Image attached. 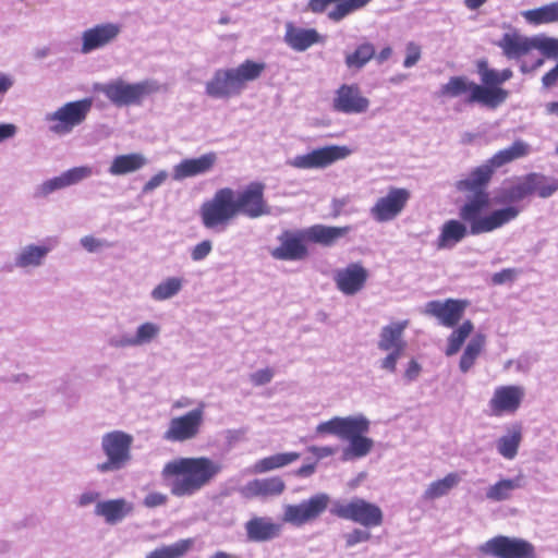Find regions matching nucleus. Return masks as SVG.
<instances>
[{"label":"nucleus","instance_id":"nucleus-12","mask_svg":"<svg viewBox=\"0 0 558 558\" xmlns=\"http://www.w3.org/2000/svg\"><path fill=\"white\" fill-rule=\"evenodd\" d=\"M204 409L205 405L202 403L183 415L172 417L163 433V439L170 442H184L195 438L204 422Z\"/></svg>","mask_w":558,"mask_h":558},{"label":"nucleus","instance_id":"nucleus-20","mask_svg":"<svg viewBox=\"0 0 558 558\" xmlns=\"http://www.w3.org/2000/svg\"><path fill=\"white\" fill-rule=\"evenodd\" d=\"M350 154L345 146H325L305 155H298L291 159L290 165L298 169L326 168Z\"/></svg>","mask_w":558,"mask_h":558},{"label":"nucleus","instance_id":"nucleus-15","mask_svg":"<svg viewBox=\"0 0 558 558\" xmlns=\"http://www.w3.org/2000/svg\"><path fill=\"white\" fill-rule=\"evenodd\" d=\"M329 496L320 493L312 496L298 505H289L284 508L282 520L296 526L316 520L324 513L329 505Z\"/></svg>","mask_w":558,"mask_h":558},{"label":"nucleus","instance_id":"nucleus-17","mask_svg":"<svg viewBox=\"0 0 558 558\" xmlns=\"http://www.w3.org/2000/svg\"><path fill=\"white\" fill-rule=\"evenodd\" d=\"M411 192L404 187H390L385 196L377 198L371 208V215L377 222H387L397 218L407 207Z\"/></svg>","mask_w":558,"mask_h":558},{"label":"nucleus","instance_id":"nucleus-16","mask_svg":"<svg viewBox=\"0 0 558 558\" xmlns=\"http://www.w3.org/2000/svg\"><path fill=\"white\" fill-rule=\"evenodd\" d=\"M279 245L270 251L277 260H302L308 256L306 229L284 230L278 236Z\"/></svg>","mask_w":558,"mask_h":558},{"label":"nucleus","instance_id":"nucleus-56","mask_svg":"<svg viewBox=\"0 0 558 558\" xmlns=\"http://www.w3.org/2000/svg\"><path fill=\"white\" fill-rule=\"evenodd\" d=\"M272 377H274L272 369L267 367V368H263V369H259V371L253 373L250 378H251V381L253 383V385L263 386V385L270 383Z\"/></svg>","mask_w":558,"mask_h":558},{"label":"nucleus","instance_id":"nucleus-18","mask_svg":"<svg viewBox=\"0 0 558 558\" xmlns=\"http://www.w3.org/2000/svg\"><path fill=\"white\" fill-rule=\"evenodd\" d=\"M525 397V390L518 385H502L495 388L488 401V409L492 416L514 414L521 407Z\"/></svg>","mask_w":558,"mask_h":558},{"label":"nucleus","instance_id":"nucleus-36","mask_svg":"<svg viewBox=\"0 0 558 558\" xmlns=\"http://www.w3.org/2000/svg\"><path fill=\"white\" fill-rule=\"evenodd\" d=\"M486 343V337L483 333L475 335L466 344L460 361L459 368L462 373H468L482 354Z\"/></svg>","mask_w":558,"mask_h":558},{"label":"nucleus","instance_id":"nucleus-38","mask_svg":"<svg viewBox=\"0 0 558 558\" xmlns=\"http://www.w3.org/2000/svg\"><path fill=\"white\" fill-rule=\"evenodd\" d=\"M524 20L532 25L550 24L558 22V2L522 12Z\"/></svg>","mask_w":558,"mask_h":558},{"label":"nucleus","instance_id":"nucleus-47","mask_svg":"<svg viewBox=\"0 0 558 558\" xmlns=\"http://www.w3.org/2000/svg\"><path fill=\"white\" fill-rule=\"evenodd\" d=\"M531 185L529 180V174L523 177L518 183L509 186L508 189L504 190L502 196L504 202H519L525 198L526 196L531 195Z\"/></svg>","mask_w":558,"mask_h":558},{"label":"nucleus","instance_id":"nucleus-5","mask_svg":"<svg viewBox=\"0 0 558 558\" xmlns=\"http://www.w3.org/2000/svg\"><path fill=\"white\" fill-rule=\"evenodd\" d=\"M266 69L265 62L247 59L236 68L219 69L206 83V94L211 98L228 99L242 93L248 82L257 80Z\"/></svg>","mask_w":558,"mask_h":558},{"label":"nucleus","instance_id":"nucleus-27","mask_svg":"<svg viewBox=\"0 0 558 558\" xmlns=\"http://www.w3.org/2000/svg\"><path fill=\"white\" fill-rule=\"evenodd\" d=\"M244 529L250 542L263 543L278 537L282 526L270 517L254 515L245 522Z\"/></svg>","mask_w":558,"mask_h":558},{"label":"nucleus","instance_id":"nucleus-24","mask_svg":"<svg viewBox=\"0 0 558 558\" xmlns=\"http://www.w3.org/2000/svg\"><path fill=\"white\" fill-rule=\"evenodd\" d=\"M495 45L501 49L507 59L520 60L535 50V37H527L517 29H511L505 33Z\"/></svg>","mask_w":558,"mask_h":558},{"label":"nucleus","instance_id":"nucleus-1","mask_svg":"<svg viewBox=\"0 0 558 558\" xmlns=\"http://www.w3.org/2000/svg\"><path fill=\"white\" fill-rule=\"evenodd\" d=\"M475 178L474 174L469 173L465 179L456 183V189L459 192L469 195L459 209V217L469 228L470 234L478 235L493 232L519 216L520 209L514 206L488 213L490 207V195L487 192L488 184H478Z\"/></svg>","mask_w":558,"mask_h":558},{"label":"nucleus","instance_id":"nucleus-4","mask_svg":"<svg viewBox=\"0 0 558 558\" xmlns=\"http://www.w3.org/2000/svg\"><path fill=\"white\" fill-rule=\"evenodd\" d=\"M369 430V421L362 416H335L329 421L322 422L316 426V434H330L350 441L345 449V458H362L369 453L374 442L364 436Z\"/></svg>","mask_w":558,"mask_h":558},{"label":"nucleus","instance_id":"nucleus-8","mask_svg":"<svg viewBox=\"0 0 558 558\" xmlns=\"http://www.w3.org/2000/svg\"><path fill=\"white\" fill-rule=\"evenodd\" d=\"M331 513L337 518L352 521L366 529L380 526L384 522L381 508L359 497H354L348 502H336Z\"/></svg>","mask_w":558,"mask_h":558},{"label":"nucleus","instance_id":"nucleus-3","mask_svg":"<svg viewBox=\"0 0 558 558\" xmlns=\"http://www.w3.org/2000/svg\"><path fill=\"white\" fill-rule=\"evenodd\" d=\"M220 472V463L208 457L177 458L163 465L161 477L171 495L181 498L195 495Z\"/></svg>","mask_w":558,"mask_h":558},{"label":"nucleus","instance_id":"nucleus-26","mask_svg":"<svg viewBox=\"0 0 558 558\" xmlns=\"http://www.w3.org/2000/svg\"><path fill=\"white\" fill-rule=\"evenodd\" d=\"M121 32L118 24H99L86 29L82 35V52L88 53L114 40Z\"/></svg>","mask_w":558,"mask_h":558},{"label":"nucleus","instance_id":"nucleus-31","mask_svg":"<svg viewBox=\"0 0 558 558\" xmlns=\"http://www.w3.org/2000/svg\"><path fill=\"white\" fill-rule=\"evenodd\" d=\"M284 41L293 50L304 51L323 41V38L315 28H302L289 22L286 24Z\"/></svg>","mask_w":558,"mask_h":558},{"label":"nucleus","instance_id":"nucleus-23","mask_svg":"<svg viewBox=\"0 0 558 558\" xmlns=\"http://www.w3.org/2000/svg\"><path fill=\"white\" fill-rule=\"evenodd\" d=\"M369 107V100L364 97L357 84H342L332 100L333 110L342 113H362Z\"/></svg>","mask_w":558,"mask_h":558},{"label":"nucleus","instance_id":"nucleus-63","mask_svg":"<svg viewBox=\"0 0 558 558\" xmlns=\"http://www.w3.org/2000/svg\"><path fill=\"white\" fill-rule=\"evenodd\" d=\"M16 133V126L11 123L0 124V142L13 137Z\"/></svg>","mask_w":558,"mask_h":558},{"label":"nucleus","instance_id":"nucleus-6","mask_svg":"<svg viewBox=\"0 0 558 558\" xmlns=\"http://www.w3.org/2000/svg\"><path fill=\"white\" fill-rule=\"evenodd\" d=\"M234 196V190L221 187L215 192L210 199L202 204L199 215L206 229H225L238 217Z\"/></svg>","mask_w":558,"mask_h":558},{"label":"nucleus","instance_id":"nucleus-49","mask_svg":"<svg viewBox=\"0 0 558 558\" xmlns=\"http://www.w3.org/2000/svg\"><path fill=\"white\" fill-rule=\"evenodd\" d=\"M93 170L90 167L82 166L72 168L65 172H63V177L65 179V183L68 186L78 183L80 181L90 177Z\"/></svg>","mask_w":558,"mask_h":558},{"label":"nucleus","instance_id":"nucleus-22","mask_svg":"<svg viewBox=\"0 0 558 558\" xmlns=\"http://www.w3.org/2000/svg\"><path fill=\"white\" fill-rule=\"evenodd\" d=\"M373 0H308L306 10L314 14L324 13L327 8L335 3V8L327 14L332 22H340L350 14L362 10Z\"/></svg>","mask_w":558,"mask_h":558},{"label":"nucleus","instance_id":"nucleus-32","mask_svg":"<svg viewBox=\"0 0 558 558\" xmlns=\"http://www.w3.org/2000/svg\"><path fill=\"white\" fill-rule=\"evenodd\" d=\"M468 234H470L469 228L461 219L447 220L440 229L436 246L438 250L451 248Z\"/></svg>","mask_w":558,"mask_h":558},{"label":"nucleus","instance_id":"nucleus-7","mask_svg":"<svg viewBox=\"0 0 558 558\" xmlns=\"http://www.w3.org/2000/svg\"><path fill=\"white\" fill-rule=\"evenodd\" d=\"M159 84L151 80H145L134 84L117 80L104 85L101 90L113 105L124 107L141 105L145 97L159 92Z\"/></svg>","mask_w":558,"mask_h":558},{"label":"nucleus","instance_id":"nucleus-2","mask_svg":"<svg viewBox=\"0 0 558 558\" xmlns=\"http://www.w3.org/2000/svg\"><path fill=\"white\" fill-rule=\"evenodd\" d=\"M476 71L482 84H477L464 75L451 76L439 88V98H461L465 105L480 104L488 109H496L509 98V90L501 87L504 84L500 72L488 66L485 59L478 60Z\"/></svg>","mask_w":558,"mask_h":558},{"label":"nucleus","instance_id":"nucleus-59","mask_svg":"<svg viewBox=\"0 0 558 558\" xmlns=\"http://www.w3.org/2000/svg\"><path fill=\"white\" fill-rule=\"evenodd\" d=\"M307 451L312 453L317 460H322L333 456L337 451V448L330 446H310L307 447Z\"/></svg>","mask_w":558,"mask_h":558},{"label":"nucleus","instance_id":"nucleus-25","mask_svg":"<svg viewBox=\"0 0 558 558\" xmlns=\"http://www.w3.org/2000/svg\"><path fill=\"white\" fill-rule=\"evenodd\" d=\"M286 487L282 477L276 475L251 480L241 487L240 493L246 499H268L282 495Z\"/></svg>","mask_w":558,"mask_h":558},{"label":"nucleus","instance_id":"nucleus-58","mask_svg":"<svg viewBox=\"0 0 558 558\" xmlns=\"http://www.w3.org/2000/svg\"><path fill=\"white\" fill-rule=\"evenodd\" d=\"M211 252V242L209 240L202 241L192 251L193 260H202Z\"/></svg>","mask_w":558,"mask_h":558},{"label":"nucleus","instance_id":"nucleus-50","mask_svg":"<svg viewBox=\"0 0 558 558\" xmlns=\"http://www.w3.org/2000/svg\"><path fill=\"white\" fill-rule=\"evenodd\" d=\"M535 49L541 50L546 57L558 58V39L535 37Z\"/></svg>","mask_w":558,"mask_h":558},{"label":"nucleus","instance_id":"nucleus-35","mask_svg":"<svg viewBox=\"0 0 558 558\" xmlns=\"http://www.w3.org/2000/svg\"><path fill=\"white\" fill-rule=\"evenodd\" d=\"M301 454L299 452H282L269 457H265L254 463L252 473L263 474L286 465H289L299 460Z\"/></svg>","mask_w":558,"mask_h":558},{"label":"nucleus","instance_id":"nucleus-29","mask_svg":"<svg viewBox=\"0 0 558 558\" xmlns=\"http://www.w3.org/2000/svg\"><path fill=\"white\" fill-rule=\"evenodd\" d=\"M351 229L350 226L313 225L306 228L307 242L330 247L337 244L340 239L347 236Z\"/></svg>","mask_w":558,"mask_h":558},{"label":"nucleus","instance_id":"nucleus-44","mask_svg":"<svg viewBox=\"0 0 558 558\" xmlns=\"http://www.w3.org/2000/svg\"><path fill=\"white\" fill-rule=\"evenodd\" d=\"M529 180L532 194L536 193L542 198L551 196L558 190L557 179L541 173H530Z\"/></svg>","mask_w":558,"mask_h":558},{"label":"nucleus","instance_id":"nucleus-53","mask_svg":"<svg viewBox=\"0 0 558 558\" xmlns=\"http://www.w3.org/2000/svg\"><path fill=\"white\" fill-rule=\"evenodd\" d=\"M66 186H68V184L65 183V179H64L63 174H61L59 177H54L50 180L45 181L39 186V195L47 196L50 193H52L53 191L60 190V189H63Z\"/></svg>","mask_w":558,"mask_h":558},{"label":"nucleus","instance_id":"nucleus-54","mask_svg":"<svg viewBox=\"0 0 558 558\" xmlns=\"http://www.w3.org/2000/svg\"><path fill=\"white\" fill-rule=\"evenodd\" d=\"M389 353L381 360L380 367L390 373L397 369L398 360L402 356L403 351H388Z\"/></svg>","mask_w":558,"mask_h":558},{"label":"nucleus","instance_id":"nucleus-42","mask_svg":"<svg viewBox=\"0 0 558 558\" xmlns=\"http://www.w3.org/2000/svg\"><path fill=\"white\" fill-rule=\"evenodd\" d=\"M375 57V46L364 41L356 46L353 52L345 56V64L350 69H362Z\"/></svg>","mask_w":558,"mask_h":558},{"label":"nucleus","instance_id":"nucleus-30","mask_svg":"<svg viewBox=\"0 0 558 558\" xmlns=\"http://www.w3.org/2000/svg\"><path fill=\"white\" fill-rule=\"evenodd\" d=\"M409 320H400L384 326L379 333L377 347L380 351H403L407 342L403 340L404 330L409 327Z\"/></svg>","mask_w":558,"mask_h":558},{"label":"nucleus","instance_id":"nucleus-41","mask_svg":"<svg viewBox=\"0 0 558 558\" xmlns=\"http://www.w3.org/2000/svg\"><path fill=\"white\" fill-rule=\"evenodd\" d=\"M474 325L470 319L464 320L458 328H456L447 339V347L445 354L452 356L457 354L463 345L466 338L473 332Z\"/></svg>","mask_w":558,"mask_h":558},{"label":"nucleus","instance_id":"nucleus-52","mask_svg":"<svg viewBox=\"0 0 558 558\" xmlns=\"http://www.w3.org/2000/svg\"><path fill=\"white\" fill-rule=\"evenodd\" d=\"M372 538V534L362 529H354L344 535L345 546L353 547L360 543L368 542Z\"/></svg>","mask_w":558,"mask_h":558},{"label":"nucleus","instance_id":"nucleus-43","mask_svg":"<svg viewBox=\"0 0 558 558\" xmlns=\"http://www.w3.org/2000/svg\"><path fill=\"white\" fill-rule=\"evenodd\" d=\"M192 539H180L171 545L154 549L146 555V558H182L192 547Z\"/></svg>","mask_w":558,"mask_h":558},{"label":"nucleus","instance_id":"nucleus-62","mask_svg":"<svg viewBox=\"0 0 558 558\" xmlns=\"http://www.w3.org/2000/svg\"><path fill=\"white\" fill-rule=\"evenodd\" d=\"M558 82V63L550 71L544 74L542 83L545 88L553 87Z\"/></svg>","mask_w":558,"mask_h":558},{"label":"nucleus","instance_id":"nucleus-37","mask_svg":"<svg viewBox=\"0 0 558 558\" xmlns=\"http://www.w3.org/2000/svg\"><path fill=\"white\" fill-rule=\"evenodd\" d=\"M522 441V427L519 424L512 425L508 434L500 437L497 444L498 452L506 459L512 460Z\"/></svg>","mask_w":558,"mask_h":558},{"label":"nucleus","instance_id":"nucleus-21","mask_svg":"<svg viewBox=\"0 0 558 558\" xmlns=\"http://www.w3.org/2000/svg\"><path fill=\"white\" fill-rule=\"evenodd\" d=\"M368 277V270L361 263H350L335 272L333 280L341 293L354 295L364 289Z\"/></svg>","mask_w":558,"mask_h":558},{"label":"nucleus","instance_id":"nucleus-13","mask_svg":"<svg viewBox=\"0 0 558 558\" xmlns=\"http://www.w3.org/2000/svg\"><path fill=\"white\" fill-rule=\"evenodd\" d=\"M530 153V146L523 141H514L513 144L505 149L497 151L485 163L474 168L470 173L476 178L478 184H489L497 168L502 167L515 159L522 158Z\"/></svg>","mask_w":558,"mask_h":558},{"label":"nucleus","instance_id":"nucleus-33","mask_svg":"<svg viewBox=\"0 0 558 558\" xmlns=\"http://www.w3.org/2000/svg\"><path fill=\"white\" fill-rule=\"evenodd\" d=\"M132 510V505L123 498L99 501L95 507V513L102 517L108 524L122 521Z\"/></svg>","mask_w":558,"mask_h":558},{"label":"nucleus","instance_id":"nucleus-19","mask_svg":"<svg viewBox=\"0 0 558 558\" xmlns=\"http://www.w3.org/2000/svg\"><path fill=\"white\" fill-rule=\"evenodd\" d=\"M468 300L447 299L445 301H429L425 304L423 313L435 317L445 327L452 328L461 320L466 307Z\"/></svg>","mask_w":558,"mask_h":558},{"label":"nucleus","instance_id":"nucleus-51","mask_svg":"<svg viewBox=\"0 0 558 558\" xmlns=\"http://www.w3.org/2000/svg\"><path fill=\"white\" fill-rule=\"evenodd\" d=\"M421 58L422 47L414 41H409L405 46L403 66L407 69L412 68L421 60Z\"/></svg>","mask_w":558,"mask_h":558},{"label":"nucleus","instance_id":"nucleus-45","mask_svg":"<svg viewBox=\"0 0 558 558\" xmlns=\"http://www.w3.org/2000/svg\"><path fill=\"white\" fill-rule=\"evenodd\" d=\"M183 280L178 277L167 278L151 291L155 301H165L174 296L182 289Z\"/></svg>","mask_w":558,"mask_h":558},{"label":"nucleus","instance_id":"nucleus-64","mask_svg":"<svg viewBox=\"0 0 558 558\" xmlns=\"http://www.w3.org/2000/svg\"><path fill=\"white\" fill-rule=\"evenodd\" d=\"M81 243L88 252H94L101 246V242L90 235L82 238Z\"/></svg>","mask_w":558,"mask_h":558},{"label":"nucleus","instance_id":"nucleus-9","mask_svg":"<svg viewBox=\"0 0 558 558\" xmlns=\"http://www.w3.org/2000/svg\"><path fill=\"white\" fill-rule=\"evenodd\" d=\"M133 437L122 430H113L104 435L101 448L107 460L97 465L99 472L118 471L131 460Z\"/></svg>","mask_w":558,"mask_h":558},{"label":"nucleus","instance_id":"nucleus-14","mask_svg":"<svg viewBox=\"0 0 558 558\" xmlns=\"http://www.w3.org/2000/svg\"><path fill=\"white\" fill-rule=\"evenodd\" d=\"M265 185L252 182L244 190L235 192L234 204L236 215L258 218L269 214V207L264 196Z\"/></svg>","mask_w":558,"mask_h":558},{"label":"nucleus","instance_id":"nucleus-46","mask_svg":"<svg viewBox=\"0 0 558 558\" xmlns=\"http://www.w3.org/2000/svg\"><path fill=\"white\" fill-rule=\"evenodd\" d=\"M47 253L48 248L45 246L28 245L17 256L16 266L22 268L39 266Z\"/></svg>","mask_w":558,"mask_h":558},{"label":"nucleus","instance_id":"nucleus-57","mask_svg":"<svg viewBox=\"0 0 558 558\" xmlns=\"http://www.w3.org/2000/svg\"><path fill=\"white\" fill-rule=\"evenodd\" d=\"M517 277V270L513 269V268H506V269H502L501 271L499 272H496L493 275L492 277V282L494 284H504L506 282H511L515 279Z\"/></svg>","mask_w":558,"mask_h":558},{"label":"nucleus","instance_id":"nucleus-61","mask_svg":"<svg viewBox=\"0 0 558 558\" xmlns=\"http://www.w3.org/2000/svg\"><path fill=\"white\" fill-rule=\"evenodd\" d=\"M421 371H422L421 365L415 360H411L408 364L405 372H404V377L409 381L415 380L418 377Z\"/></svg>","mask_w":558,"mask_h":558},{"label":"nucleus","instance_id":"nucleus-10","mask_svg":"<svg viewBox=\"0 0 558 558\" xmlns=\"http://www.w3.org/2000/svg\"><path fill=\"white\" fill-rule=\"evenodd\" d=\"M92 107V98L64 104L54 112L47 114L46 120L50 123V131L59 135L70 133L86 120Z\"/></svg>","mask_w":558,"mask_h":558},{"label":"nucleus","instance_id":"nucleus-11","mask_svg":"<svg viewBox=\"0 0 558 558\" xmlns=\"http://www.w3.org/2000/svg\"><path fill=\"white\" fill-rule=\"evenodd\" d=\"M483 557L536 558L535 547L526 539L497 535L478 546Z\"/></svg>","mask_w":558,"mask_h":558},{"label":"nucleus","instance_id":"nucleus-39","mask_svg":"<svg viewBox=\"0 0 558 558\" xmlns=\"http://www.w3.org/2000/svg\"><path fill=\"white\" fill-rule=\"evenodd\" d=\"M460 480L461 478L458 473H448L444 478L437 480L428 485L423 495L424 499L435 500L447 495L454 486L459 484Z\"/></svg>","mask_w":558,"mask_h":558},{"label":"nucleus","instance_id":"nucleus-55","mask_svg":"<svg viewBox=\"0 0 558 558\" xmlns=\"http://www.w3.org/2000/svg\"><path fill=\"white\" fill-rule=\"evenodd\" d=\"M168 501L167 495L158 492H153L146 495L143 500V505L146 508H156L166 505Z\"/></svg>","mask_w":558,"mask_h":558},{"label":"nucleus","instance_id":"nucleus-60","mask_svg":"<svg viewBox=\"0 0 558 558\" xmlns=\"http://www.w3.org/2000/svg\"><path fill=\"white\" fill-rule=\"evenodd\" d=\"M167 179V173L165 171H160L153 175L144 185V192H150L161 185Z\"/></svg>","mask_w":558,"mask_h":558},{"label":"nucleus","instance_id":"nucleus-34","mask_svg":"<svg viewBox=\"0 0 558 558\" xmlns=\"http://www.w3.org/2000/svg\"><path fill=\"white\" fill-rule=\"evenodd\" d=\"M147 159L140 153L119 155L113 158L109 172L112 175H124L143 168Z\"/></svg>","mask_w":558,"mask_h":558},{"label":"nucleus","instance_id":"nucleus-48","mask_svg":"<svg viewBox=\"0 0 558 558\" xmlns=\"http://www.w3.org/2000/svg\"><path fill=\"white\" fill-rule=\"evenodd\" d=\"M159 331L160 328L158 325L154 323H144L137 328L135 336L126 341V344L142 345L144 343H148L158 336Z\"/></svg>","mask_w":558,"mask_h":558},{"label":"nucleus","instance_id":"nucleus-28","mask_svg":"<svg viewBox=\"0 0 558 558\" xmlns=\"http://www.w3.org/2000/svg\"><path fill=\"white\" fill-rule=\"evenodd\" d=\"M217 162V155L214 151L204 154L197 158H186L173 167L172 178L182 181L186 178L207 173Z\"/></svg>","mask_w":558,"mask_h":558},{"label":"nucleus","instance_id":"nucleus-40","mask_svg":"<svg viewBox=\"0 0 558 558\" xmlns=\"http://www.w3.org/2000/svg\"><path fill=\"white\" fill-rule=\"evenodd\" d=\"M521 477L504 478L489 486L486 490V498L493 501H504L511 497L514 489L520 488Z\"/></svg>","mask_w":558,"mask_h":558}]
</instances>
